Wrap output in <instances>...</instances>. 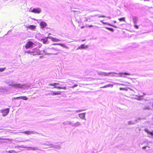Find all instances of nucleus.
I'll return each mask as SVG.
<instances>
[{"label": "nucleus", "mask_w": 153, "mask_h": 153, "mask_svg": "<svg viewBox=\"0 0 153 153\" xmlns=\"http://www.w3.org/2000/svg\"><path fill=\"white\" fill-rule=\"evenodd\" d=\"M41 11V10L39 8H34L31 11L32 12L36 13H40Z\"/></svg>", "instance_id": "obj_3"}, {"label": "nucleus", "mask_w": 153, "mask_h": 153, "mask_svg": "<svg viewBox=\"0 0 153 153\" xmlns=\"http://www.w3.org/2000/svg\"><path fill=\"white\" fill-rule=\"evenodd\" d=\"M101 17H104L105 16H101Z\"/></svg>", "instance_id": "obj_39"}, {"label": "nucleus", "mask_w": 153, "mask_h": 153, "mask_svg": "<svg viewBox=\"0 0 153 153\" xmlns=\"http://www.w3.org/2000/svg\"><path fill=\"white\" fill-rule=\"evenodd\" d=\"M21 98V97H16V99H19Z\"/></svg>", "instance_id": "obj_34"}, {"label": "nucleus", "mask_w": 153, "mask_h": 153, "mask_svg": "<svg viewBox=\"0 0 153 153\" xmlns=\"http://www.w3.org/2000/svg\"><path fill=\"white\" fill-rule=\"evenodd\" d=\"M49 38V39H51V40L53 42H58L61 41V40L60 39H56L55 38H53L51 36L47 37V38Z\"/></svg>", "instance_id": "obj_5"}, {"label": "nucleus", "mask_w": 153, "mask_h": 153, "mask_svg": "<svg viewBox=\"0 0 153 153\" xmlns=\"http://www.w3.org/2000/svg\"><path fill=\"white\" fill-rule=\"evenodd\" d=\"M21 133H24L27 134H35L36 132L31 131H26L24 132H21Z\"/></svg>", "instance_id": "obj_7"}, {"label": "nucleus", "mask_w": 153, "mask_h": 153, "mask_svg": "<svg viewBox=\"0 0 153 153\" xmlns=\"http://www.w3.org/2000/svg\"><path fill=\"white\" fill-rule=\"evenodd\" d=\"M40 25V26H41V27L42 28H44L47 25L46 23L44 22H43V21L41 22Z\"/></svg>", "instance_id": "obj_9"}, {"label": "nucleus", "mask_w": 153, "mask_h": 153, "mask_svg": "<svg viewBox=\"0 0 153 153\" xmlns=\"http://www.w3.org/2000/svg\"><path fill=\"white\" fill-rule=\"evenodd\" d=\"M79 117L82 119H84L85 116V113H83L79 114Z\"/></svg>", "instance_id": "obj_11"}, {"label": "nucleus", "mask_w": 153, "mask_h": 153, "mask_svg": "<svg viewBox=\"0 0 153 153\" xmlns=\"http://www.w3.org/2000/svg\"><path fill=\"white\" fill-rule=\"evenodd\" d=\"M152 106L153 107V104H152Z\"/></svg>", "instance_id": "obj_46"}, {"label": "nucleus", "mask_w": 153, "mask_h": 153, "mask_svg": "<svg viewBox=\"0 0 153 153\" xmlns=\"http://www.w3.org/2000/svg\"><path fill=\"white\" fill-rule=\"evenodd\" d=\"M57 88L58 89H65V87L62 88L60 87H57Z\"/></svg>", "instance_id": "obj_24"}, {"label": "nucleus", "mask_w": 153, "mask_h": 153, "mask_svg": "<svg viewBox=\"0 0 153 153\" xmlns=\"http://www.w3.org/2000/svg\"><path fill=\"white\" fill-rule=\"evenodd\" d=\"M9 152L10 153H16V152L14 150L10 151Z\"/></svg>", "instance_id": "obj_26"}, {"label": "nucleus", "mask_w": 153, "mask_h": 153, "mask_svg": "<svg viewBox=\"0 0 153 153\" xmlns=\"http://www.w3.org/2000/svg\"><path fill=\"white\" fill-rule=\"evenodd\" d=\"M81 125L82 124L81 123L79 122H77L76 123H74V126L76 127L79 126H81Z\"/></svg>", "instance_id": "obj_10"}, {"label": "nucleus", "mask_w": 153, "mask_h": 153, "mask_svg": "<svg viewBox=\"0 0 153 153\" xmlns=\"http://www.w3.org/2000/svg\"><path fill=\"white\" fill-rule=\"evenodd\" d=\"M30 141L29 140H25L21 141H20V142H27V141Z\"/></svg>", "instance_id": "obj_28"}, {"label": "nucleus", "mask_w": 153, "mask_h": 153, "mask_svg": "<svg viewBox=\"0 0 153 153\" xmlns=\"http://www.w3.org/2000/svg\"><path fill=\"white\" fill-rule=\"evenodd\" d=\"M67 124L71 126H74V123L72 121H68L67 122Z\"/></svg>", "instance_id": "obj_19"}, {"label": "nucleus", "mask_w": 153, "mask_h": 153, "mask_svg": "<svg viewBox=\"0 0 153 153\" xmlns=\"http://www.w3.org/2000/svg\"><path fill=\"white\" fill-rule=\"evenodd\" d=\"M143 96H140L137 97L134 99L138 100H141L143 99Z\"/></svg>", "instance_id": "obj_15"}, {"label": "nucleus", "mask_w": 153, "mask_h": 153, "mask_svg": "<svg viewBox=\"0 0 153 153\" xmlns=\"http://www.w3.org/2000/svg\"><path fill=\"white\" fill-rule=\"evenodd\" d=\"M78 111V112H79V111Z\"/></svg>", "instance_id": "obj_41"}, {"label": "nucleus", "mask_w": 153, "mask_h": 153, "mask_svg": "<svg viewBox=\"0 0 153 153\" xmlns=\"http://www.w3.org/2000/svg\"><path fill=\"white\" fill-rule=\"evenodd\" d=\"M14 99H16V97H14Z\"/></svg>", "instance_id": "obj_40"}, {"label": "nucleus", "mask_w": 153, "mask_h": 153, "mask_svg": "<svg viewBox=\"0 0 153 153\" xmlns=\"http://www.w3.org/2000/svg\"><path fill=\"white\" fill-rule=\"evenodd\" d=\"M22 148H27L28 149V150H33V151H35L36 150H37L39 149L37 147H28L27 146H23L22 147Z\"/></svg>", "instance_id": "obj_4"}, {"label": "nucleus", "mask_w": 153, "mask_h": 153, "mask_svg": "<svg viewBox=\"0 0 153 153\" xmlns=\"http://www.w3.org/2000/svg\"><path fill=\"white\" fill-rule=\"evenodd\" d=\"M43 145L46 146L47 147L45 148H52L54 146V145L48 142V143H45L43 144Z\"/></svg>", "instance_id": "obj_6"}, {"label": "nucleus", "mask_w": 153, "mask_h": 153, "mask_svg": "<svg viewBox=\"0 0 153 153\" xmlns=\"http://www.w3.org/2000/svg\"><path fill=\"white\" fill-rule=\"evenodd\" d=\"M27 28L31 30H33L36 28V26L33 25H30L27 27Z\"/></svg>", "instance_id": "obj_14"}, {"label": "nucleus", "mask_w": 153, "mask_h": 153, "mask_svg": "<svg viewBox=\"0 0 153 153\" xmlns=\"http://www.w3.org/2000/svg\"><path fill=\"white\" fill-rule=\"evenodd\" d=\"M74 12H76V11H74Z\"/></svg>", "instance_id": "obj_45"}, {"label": "nucleus", "mask_w": 153, "mask_h": 153, "mask_svg": "<svg viewBox=\"0 0 153 153\" xmlns=\"http://www.w3.org/2000/svg\"><path fill=\"white\" fill-rule=\"evenodd\" d=\"M51 34V33H49L48 35H50Z\"/></svg>", "instance_id": "obj_43"}, {"label": "nucleus", "mask_w": 153, "mask_h": 153, "mask_svg": "<svg viewBox=\"0 0 153 153\" xmlns=\"http://www.w3.org/2000/svg\"><path fill=\"white\" fill-rule=\"evenodd\" d=\"M134 123L132 122V121H130L128 122V124L130 125V124H133Z\"/></svg>", "instance_id": "obj_23"}, {"label": "nucleus", "mask_w": 153, "mask_h": 153, "mask_svg": "<svg viewBox=\"0 0 153 153\" xmlns=\"http://www.w3.org/2000/svg\"><path fill=\"white\" fill-rule=\"evenodd\" d=\"M134 27L136 28V29H138V26L137 25H134Z\"/></svg>", "instance_id": "obj_29"}, {"label": "nucleus", "mask_w": 153, "mask_h": 153, "mask_svg": "<svg viewBox=\"0 0 153 153\" xmlns=\"http://www.w3.org/2000/svg\"><path fill=\"white\" fill-rule=\"evenodd\" d=\"M9 111L10 109L8 108L2 110L1 113H2L3 116L4 117L6 116L8 114Z\"/></svg>", "instance_id": "obj_2"}, {"label": "nucleus", "mask_w": 153, "mask_h": 153, "mask_svg": "<svg viewBox=\"0 0 153 153\" xmlns=\"http://www.w3.org/2000/svg\"><path fill=\"white\" fill-rule=\"evenodd\" d=\"M21 99L25 100H28L27 98L25 96H21Z\"/></svg>", "instance_id": "obj_21"}, {"label": "nucleus", "mask_w": 153, "mask_h": 153, "mask_svg": "<svg viewBox=\"0 0 153 153\" xmlns=\"http://www.w3.org/2000/svg\"><path fill=\"white\" fill-rule=\"evenodd\" d=\"M33 52H31L30 51H27V53H33Z\"/></svg>", "instance_id": "obj_32"}, {"label": "nucleus", "mask_w": 153, "mask_h": 153, "mask_svg": "<svg viewBox=\"0 0 153 153\" xmlns=\"http://www.w3.org/2000/svg\"><path fill=\"white\" fill-rule=\"evenodd\" d=\"M85 40H83L82 41H84Z\"/></svg>", "instance_id": "obj_44"}, {"label": "nucleus", "mask_w": 153, "mask_h": 153, "mask_svg": "<svg viewBox=\"0 0 153 153\" xmlns=\"http://www.w3.org/2000/svg\"><path fill=\"white\" fill-rule=\"evenodd\" d=\"M108 29L110 30L111 31H113V29L112 28H108Z\"/></svg>", "instance_id": "obj_30"}, {"label": "nucleus", "mask_w": 153, "mask_h": 153, "mask_svg": "<svg viewBox=\"0 0 153 153\" xmlns=\"http://www.w3.org/2000/svg\"><path fill=\"white\" fill-rule=\"evenodd\" d=\"M52 148L59 149H60V147L59 145H54V146L52 147Z\"/></svg>", "instance_id": "obj_18"}, {"label": "nucleus", "mask_w": 153, "mask_h": 153, "mask_svg": "<svg viewBox=\"0 0 153 153\" xmlns=\"http://www.w3.org/2000/svg\"><path fill=\"white\" fill-rule=\"evenodd\" d=\"M61 91H57L56 92L52 91L51 93V95H57L60 94L61 93Z\"/></svg>", "instance_id": "obj_8"}, {"label": "nucleus", "mask_w": 153, "mask_h": 153, "mask_svg": "<svg viewBox=\"0 0 153 153\" xmlns=\"http://www.w3.org/2000/svg\"><path fill=\"white\" fill-rule=\"evenodd\" d=\"M144 1H148V0H144Z\"/></svg>", "instance_id": "obj_42"}, {"label": "nucleus", "mask_w": 153, "mask_h": 153, "mask_svg": "<svg viewBox=\"0 0 153 153\" xmlns=\"http://www.w3.org/2000/svg\"><path fill=\"white\" fill-rule=\"evenodd\" d=\"M54 45H58L61 46L65 48H68V47L64 44L63 43H59V44H55Z\"/></svg>", "instance_id": "obj_12"}, {"label": "nucleus", "mask_w": 153, "mask_h": 153, "mask_svg": "<svg viewBox=\"0 0 153 153\" xmlns=\"http://www.w3.org/2000/svg\"><path fill=\"white\" fill-rule=\"evenodd\" d=\"M145 131L148 134H149L151 135L152 136L153 135V132L149 131L147 129H145Z\"/></svg>", "instance_id": "obj_16"}, {"label": "nucleus", "mask_w": 153, "mask_h": 153, "mask_svg": "<svg viewBox=\"0 0 153 153\" xmlns=\"http://www.w3.org/2000/svg\"><path fill=\"white\" fill-rule=\"evenodd\" d=\"M34 44L32 42L30 41L27 42L25 45V48L26 49H28L32 47Z\"/></svg>", "instance_id": "obj_1"}, {"label": "nucleus", "mask_w": 153, "mask_h": 153, "mask_svg": "<svg viewBox=\"0 0 153 153\" xmlns=\"http://www.w3.org/2000/svg\"><path fill=\"white\" fill-rule=\"evenodd\" d=\"M77 86V85H74V86Z\"/></svg>", "instance_id": "obj_38"}, {"label": "nucleus", "mask_w": 153, "mask_h": 153, "mask_svg": "<svg viewBox=\"0 0 153 153\" xmlns=\"http://www.w3.org/2000/svg\"><path fill=\"white\" fill-rule=\"evenodd\" d=\"M0 92H2V91H3V92H4V91H2V90H0Z\"/></svg>", "instance_id": "obj_37"}, {"label": "nucleus", "mask_w": 153, "mask_h": 153, "mask_svg": "<svg viewBox=\"0 0 153 153\" xmlns=\"http://www.w3.org/2000/svg\"><path fill=\"white\" fill-rule=\"evenodd\" d=\"M0 140H1V139H0Z\"/></svg>", "instance_id": "obj_47"}, {"label": "nucleus", "mask_w": 153, "mask_h": 153, "mask_svg": "<svg viewBox=\"0 0 153 153\" xmlns=\"http://www.w3.org/2000/svg\"><path fill=\"white\" fill-rule=\"evenodd\" d=\"M133 21L134 23H136L137 22V19L136 18L133 19Z\"/></svg>", "instance_id": "obj_22"}, {"label": "nucleus", "mask_w": 153, "mask_h": 153, "mask_svg": "<svg viewBox=\"0 0 153 153\" xmlns=\"http://www.w3.org/2000/svg\"><path fill=\"white\" fill-rule=\"evenodd\" d=\"M146 146H144V147H142V148L143 149H146Z\"/></svg>", "instance_id": "obj_35"}, {"label": "nucleus", "mask_w": 153, "mask_h": 153, "mask_svg": "<svg viewBox=\"0 0 153 153\" xmlns=\"http://www.w3.org/2000/svg\"><path fill=\"white\" fill-rule=\"evenodd\" d=\"M123 74L125 75H130L131 74L129 73H127L126 72L123 73Z\"/></svg>", "instance_id": "obj_25"}, {"label": "nucleus", "mask_w": 153, "mask_h": 153, "mask_svg": "<svg viewBox=\"0 0 153 153\" xmlns=\"http://www.w3.org/2000/svg\"><path fill=\"white\" fill-rule=\"evenodd\" d=\"M118 20L120 21H124L125 22V17H122L119 18Z\"/></svg>", "instance_id": "obj_20"}, {"label": "nucleus", "mask_w": 153, "mask_h": 153, "mask_svg": "<svg viewBox=\"0 0 153 153\" xmlns=\"http://www.w3.org/2000/svg\"><path fill=\"white\" fill-rule=\"evenodd\" d=\"M5 68L0 69V70L1 71H3L4 70Z\"/></svg>", "instance_id": "obj_33"}, {"label": "nucleus", "mask_w": 153, "mask_h": 153, "mask_svg": "<svg viewBox=\"0 0 153 153\" xmlns=\"http://www.w3.org/2000/svg\"><path fill=\"white\" fill-rule=\"evenodd\" d=\"M84 26L81 27V28H84Z\"/></svg>", "instance_id": "obj_36"}, {"label": "nucleus", "mask_w": 153, "mask_h": 153, "mask_svg": "<svg viewBox=\"0 0 153 153\" xmlns=\"http://www.w3.org/2000/svg\"><path fill=\"white\" fill-rule=\"evenodd\" d=\"M120 90H125V91L127 90V89L126 88H120Z\"/></svg>", "instance_id": "obj_27"}, {"label": "nucleus", "mask_w": 153, "mask_h": 153, "mask_svg": "<svg viewBox=\"0 0 153 153\" xmlns=\"http://www.w3.org/2000/svg\"><path fill=\"white\" fill-rule=\"evenodd\" d=\"M47 39V37L46 38V39H41V40L44 44H45L47 43L48 41Z\"/></svg>", "instance_id": "obj_17"}, {"label": "nucleus", "mask_w": 153, "mask_h": 153, "mask_svg": "<svg viewBox=\"0 0 153 153\" xmlns=\"http://www.w3.org/2000/svg\"><path fill=\"white\" fill-rule=\"evenodd\" d=\"M88 46L87 45H85L84 44H82L79 47V49H85L87 48Z\"/></svg>", "instance_id": "obj_13"}, {"label": "nucleus", "mask_w": 153, "mask_h": 153, "mask_svg": "<svg viewBox=\"0 0 153 153\" xmlns=\"http://www.w3.org/2000/svg\"><path fill=\"white\" fill-rule=\"evenodd\" d=\"M145 109L146 110H149L150 109V108L149 107H146L145 108Z\"/></svg>", "instance_id": "obj_31"}]
</instances>
